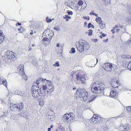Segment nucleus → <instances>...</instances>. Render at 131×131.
Segmentation results:
<instances>
[{"instance_id":"obj_1","label":"nucleus","mask_w":131,"mask_h":131,"mask_svg":"<svg viewBox=\"0 0 131 131\" xmlns=\"http://www.w3.org/2000/svg\"><path fill=\"white\" fill-rule=\"evenodd\" d=\"M4 56L3 60L4 62L8 63L16 60V54L11 51L7 50L4 52Z\"/></svg>"},{"instance_id":"obj_2","label":"nucleus","mask_w":131,"mask_h":131,"mask_svg":"<svg viewBox=\"0 0 131 131\" xmlns=\"http://www.w3.org/2000/svg\"><path fill=\"white\" fill-rule=\"evenodd\" d=\"M77 48L78 51L82 52L86 51L89 48L90 46L89 43L87 42H78L75 43Z\"/></svg>"},{"instance_id":"obj_3","label":"nucleus","mask_w":131,"mask_h":131,"mask_svg":"<svg viewBox=\"0 0 131 131\" xmlns=\"http://www.w3.org/2000/svg\"><path fill=\"white\" fill-rule=\"evenodd\" d=\"M9 108L11 110L14 111H22L24 109V106L23 103L19 104H10Z\"/></svg>"},{"instance_id":"obj_4","label":"nucleus","mask_w":131,"mask_h":131,"mask_svg":"<svg viewBox=\"0 0 131 131\" xmlns=\"http://www.w3.org/2000/svg\"><path fill=\"white\" fill-rule=\"evenodd\" d=\"M76 94L79 97L82 98L84 101L86 100L89 96V94L87 91L84 89L79 88L76 91Z\"/></svg>"},{"instance_id":"obj_5","label":"nucleus","mask_w":131,"mask_h":131,"mask_svg":"<svg viewBox=\"0 0 131 131\" xmlns=\"http://www.w3.org/2000/svg\"><path fill=\"white\" fill-rule=\"evenodd\" d=\"M103 67L105 70L110 71H114L116 68L115 65L108 62L105 63Z\"/></svg>"},{"instance_id":"obj_6","label":"nucleus","mask_w":131,"mask_h":131,"mask_svg":"<svg viewBox=\"0 0 131 131\" xmlns=\"http://www.w3.org/2000/svg\"><path fill=\"white\" fill-rule=\"evenodd\" d=\"M48 82L45 83V86H46L45 89L47 90V96L53 91L54 86H53L50 81L48 80Z\"/></svg>"},{"instance_id":"obj_7","label":"nucleus","mask_w":131,"mask_h":131,"mask_svg":"<svg viewBox=\"0 0 131 131\" xmlns=\"http://www.w3.org/2000/svg\"><path fill=\"white\" fill-rule=\"evenodd\" d=\"M101 86V85H100V86H96L94 87L93 88H92L91 89V90L93 92L95 93H101L102 95L104 93L103 88Z\"/></svg>"},{"instance_id":"obj_8","label":"nucleus","mask_w":131,"mask_h":131,"mask_svg":"<svg viewBox=\"0 0 131 131\" xmlns=\"http://www.w3.org/2000/svg\"><path fill=\"white\" fill-rule=\"evenodd\" d=\"M24 70V65L23 64L20 65L17 69L18 73L22 75L23 78L26 81L27 79V77L26 76L24 71H23Z\"/></svg>"},{"instance_id":"obj_9","label":"nucleus","mask_w":131,"mask_h":131,"mask_svg":"<svg viewBox=\"0 0 131 131\" xmlns=\"http://www.w3.org/2000/svg\"><path fill=\"white\" fill-rule=\"evenodd\" d=\"M36 88H37V86H32L31 88V91L32 96L35 98H37L38 96H38H39V92L36 89Z\"/></svg>"},{"instance_id":"obj_10","label":"nucleus","mask_w":131,"mask_h":131,"mask_svg":"<svg viewBox=\"0 0 131 131\" xmlns=\"http://www.w3.org/2000/svg\"><path fill=\"white\" fill-rule=\"evenodd\" d=\"M76 75L77 76L76 78L78 81H80V82L82 84L85 82L86 79L85 78L84 75L79 74H76Z\"/></svg>"},{"instance_id":"obj_11","label":"nucleus","mask_w":131,"mask_h":131,"mask_svg":"<svg viewBox=\"0 0 131 131\" xmlns=\"http://www.w3.org/2000/svg\"><path fill=\"white\" fill-rule=\"evenodd\" d=\"M94 116L90 119V122L91 123L98 124L101 122L102 120L100 117H98L95 118H94Z\"/></svg>"},{"instance_id":"obj_12","label":"nucleus","mask_w":131,"mask_h":131,"mask_svg":"<svg viewBox=\"0 0 131 131\" xmlns=\"http://www.w3.org/2000/svg\"><path fill=\"white\" fill-rule=\"evenodd\" d=\"M110 82L111 84L112 87L114 88H118V86H119L121 85V84L119 83V81L117 80L116 81L114 79H111Z\"/></svg>"},{"instance_id":"obj_13","label":"nucleus","mask_w":131,"mask_h":131,"mask_svg":"<svg viewBox=\"0 0 131 131\" xmlns=\"http://www.w3.org/2000/svg\"><path fill=\"white\" fill-rule=\"evenodd\" d=\"M47 82H48V80H46V79H43L42 78H39L36 81V82L35 83H34V84L33 86H38V85L41 83H43V82L46 83Z\"/></svg>"},{"instance_id":"obj_14","label":"nucleus","mask_w":131,"mask_h":131,"mask_svg":"<svg viewBox=\"0 0 131 131\" xmlns=\"http://www.w3.org/2000/svg\"><path fill=\"white\" fill-rule=\"evenodd\" d=\"M48 33L49 34L53 33V32L52 30H50L49 29H47L43 32L42 37H46L47 38L49 37V35H49L48 34Z\"/></svg>"},{"instance_id":"obj_15","label":"nucleus","mask_w":131,"mask_h":131,"mask_svg":"<svg viewBox=\"0 0 131 131\" xmlns=\"http://www.w3.org/2000/svg\"><path fill=\"white\" fill-rule=\"evenodd\" d=\"M29 23H30L29 25V27H30L31 29H34V33H36V31L35 29L36 26V23L31 21H30Z\"/></svg>"},{"instance_id":"obj_16","label":"nucleus","mask_w":131,"mask_h":131,"mask_svg":"<svg viewBox=\"0 0 131 131\" xmlns=\"http://www.w3.org/2000/svg\"><path fill=\"white\" fill-rule=\"evenodd\" d=\"M110 94L109 96L113 98L117 96L116 90L114 89H111L110 90Z\"/></svg>"},{"instance_id":"obj_17","label":"nucleus","mask_w":131,"mask_h":131,"mask_svg":"<svg viewBox=\"0 0 131 131\" xmlns=\"http://www.w3.org/2000/svg\"><path fill=\"white\" fill-rule=\"evenodd\" d=\"M50 39L48 38L44 37L42 41L43 43L45 44L46 45H48L49 43V41Z\"/></svg>"},{"instance_id":"obj_18","label":"nucleus","mask_w":131,"mask_h":131,"mask_svg":"<svg viewBox=\"0 0 131 131\" xmlns=\"http://www.w3.org/2000/svg\"><path fill=\"white\" fill-rule=\"evenodd\" d=\"M14 91L16 94L20 95L21 96H25V93L23 94L21 92V90H19L15 89L14 90Z\"/></svg>"},{"instance_id":"obj_19","label":"nucleus","mask_w":131,"mask_h":131,"mask_svg":"<svg viewBox=\"0 0 131 131\" xmlns=\"http://www.w3.org/2000/svg\"><path fill=\"white\" fill-rule=\"evenodd\" d=\"M69 114L67 113L64 114L62 118V119L64 121H66L68 123V121Z\"/></svg>"},{"instance_id":"obj_20","label":"nucleus","mask_w":131,"mask_h":131,"mask_svg":"<svg viewBox=\"0 0 131 131\" xmlns=\"http://www.w3.org/2000/svg\"><path fill=\"white\" fill-rule=\"evenodd\" d=\"M96 63L95 64H94L93 65L92 64V63L91 62H87L85 63V65L86 66L88 67H94L95 65L98 62V60L97 59H96Z\"/></svg>"},{"instance_id":"obj_21","label":"nucleus","mask_w":131,"mask_h":131,"mask_svg":"<svg viewBox=\"0 0 131 131\" xmlns=\"http://www.w3.org/2000/svg\"><path fill=\"white\" fill-rule=\"evenodd\" d=\"M46 87L45 86V85H44L43 84V85H42L40 86H39L38 88L37 87V89L39 92V91H41L42 90H45V88H46Z\"/></svg>"},{"instance_id":"obj_22","label":"nucleus","mask_w":131,"mask_h":131,"mask_svg":"<svg viewBox=\"0 0 131 131\" xmlns=\"http://www.w3.org/2000/svg\"><path fill=\"white\" fill-rule=\"evenodd\" d=\"M2 33H0V44L4 41V35H3L2 31Z\"/></svg>"},{"instance_id":"obj_23","label":"nucleus","mask_w":131,"mask_h":131,"mask_svg":"<svg viewBox=\"0 0 131 131\" xmlns=\"http://www.w3.org/2000/svg\"><path fill=\"white\" fill-rule=\"evenodd\" d=\"M69 114V116H70L71 118L73 119V121L74 120V118H75V116L74 114L73 113H71L69 114Z\"/></svg>"},{"instance_id":"obj_24","label":"nucleus","mask_w":131,"mask_h":131,"mask_svg":"<svg viewBox=\"0 0 131 131\" xmlns=\"http://www.w3.org/2000/svg\"><path fill=\"white\" fill-rule=\"evenodd\" d=\"M116 117H111V118H108L106 119H108V120H107V121H106V123L107 122H108L109 121H110V122H113V119L115 118Z\"/></svg>"},{"instance_id":"obj_25","label":"nucleus","mask_w":131,"mask_h":131,"mask_svg":"<svg viewBox=\"0 0 131 131\" xmlns=\"http://www.w3.org/2000/svg\"><path fill=\"white\" fill-rule=\"evenodd\" d=\"M54 19L53 18L51 19L50 18H49L48 17H47L46 18V20L47 23H50L51 22L52 20H53Z\"/></svg>"},{"instance_id":"obj_26","label":"nucleus","mask_w":131,"mask_h":131,"mask_svg":"<svg viewBox=\"0 0 131 131\" xmlns=\"http://www.w3.org/2000/svg\"><path fill=\"white\" fill-rule=\"evenodd\" d=\"M2 84H3L4 86H5L7 88V83H6V80L3 81L2 82Z\"/></svg>"},{"instance_id":"obj_27","label":"nucleus","mask_w":131,"mask_h":131,"mask_svg":"<svg viewBox=\"0 0 131 131\" xmlns=\"http://www.w3.org/2000/svg\"><path fill=\"white\" fill-rule=\"evenodd\" d=\"M95 83L96 84V85H95V86H100V85H104L103 84H102L101 83H100V82L98 81H97L96 82H95Z\"/></svg>"},{"instance_id":"obj_28","label":"nucleus","mask_w":131,"mask_h":131,"mask_svg":"<svg viewBox=\"0 0 131 131\" xmlns=\"http://www.w3.org/2000/svg\"><path fill=\"white\" fill-rule=\"evenodd\" d=\"M75 52V48L73 47L71 48V50L70 51V53H74Z\"/></svg>"},{"instance_id":"obj_29","label":"nucleus","mask_w":131,"mask_h":131,"mask_svg":"<svg viewBox=\"0 0 131 131\" xmlns=\"http://www.w3.org/2000/svg\"><path fill=\"white\" fill-rule=\"evenodd\" d=\"M63 18H64L66 19V20L67 21H68L69 20L68 19H70L71 18V16H69L67 15H65L64 16Z\"/></svg>"},{"instance_id":"obj_30","label":"nucleus","mask_w":131,"mask_h":131,"mask_svg":"<svg viewBox=\"0 0 131 131\" xmlns=\"http://www.w3.org/2000/svg\"><path fill=\"white\" fill-rule=\"evenodd\" d=\"M125 128H126V126L124 125H123L122 126H121L120 129H121V130L122 131V130H125Z\"/></svg>"},{"instance_id":"obj_31","label":"nucleus","mask_w":131,"mask_h":131,"mask_svg":"<svg viewBox=\"0 0 131 131\" xmlns=\"http://www.w3.org/2000/svg\"><path fill=\"white\" fill-rule=\"evenodd\" d=\"M32 64L35 66H36L37 64V62L35 60H33L32 61Z\"/></svg>"},{"instance_id":"obj_32","label":"nucleus","mask_w":131,"mask_h":131,"mask_svg":"<svg viewBox=\"0 0 131 131\" xmlns=\"http://www.w3.org/2000/svg\"><path fill=\"white\" fill-rule=\"evenodd\" d=\"M91 27H92L94 28V26L93 25L91 24V23H89L88 24V28H89Z\"/></svg>"},{"instance_id":"obj_33","label":"nucleus","mask_w":131,"mask_h":131,"mask_svg":"<svg viewBox=\"0 0 131 131\" xmlns=\"http://www.w3.org/2000/svg\"><path fill=\"white\" fill-rule=\"evenodd\" d=\"M126 110H127V111L129 112H131V106H128L126 108Z\"/></svg>"},{"instance_id":"obj_34","label":"nucleus","mask_w":131,"mask_h":131,"mask_svg":"<svg viewBox=\"0 0 131 131\" xmlns=\"http://www.w3.org/2000/svg\"><path fill=\"white\" fill-rule=\"evenodd\" d=\"M68 121V123H69L73 122V119L71 118L70 116L69 117Z\"/></svg>"},{"instance_id":"obj_35","label":"nucleus","mask_w":131,"mask_h":131,"mask_svg":"<svg viewBox=\"0 0 131 131\" xmlns=\"http://www.w3.org/2000/svg\"><path fill=\"white\" fill-rule=\"evenodd\" d=\"M83 4V2L81 0L79 1L78 3V4L79 5V6H82Z\"/></svg>"},{"instance_id":"obj_36","label":"nucleus","mask_w":131,"mask_h":131,"mask_svg":"<svg viewBox=\"0 0 131 131\" xmlns=\"http://www.w3.org/2000/svg\"><path fill=\"white\" fill-rule=\"evenodd\" d=\"M101 18L99 17H98V18H96L95 19L96 21L98 23L101 21Z\"/></svg>"},{"instance_id":"obj_37","label":"nucleus","mask_w":131,"mask_h":131,"mask_svg":"<svg viewBox=\"0 0 131 131\" xmlns=\"http://www.w3.org/2000/svg\"><path fill=\"white\" fill-rule=\"evenodd\" d=\"M105 4L108 5V4H109L110 3V0H105Z\"/></svg>"},{"instance_id":"obj_38","label":"nucleus","mask_w":131,"mask_h":131,"mask_svg":"<svg viewBox=\"0 0 131 131\" xmlns=\"http://www.w3.org/2000/svg\"><path fill=\"white\" fill-rule=\"evenodd\" d=\"M67 13H68L69 15H72L73 14V12L71 11H70L69 10H68L67 11Z\"/></svg>"},{"instance_id":"obj_39","label":"nucleus","mask_w":131,"mask_h":131,"mask_svg":"<svg viewBox=\"0 0 131 131\" xmlns=\"http://www.w3.org/2000/svg\"><path fill=\"white\" fill-rule=\"evenodd\" d=\"M53 33H51L49 34V33H48V34H49V35H49V37H48L49 38H50V39L52 37V36H53Z\"/></svg>"},{"instance_id":"obj_40","label":"nucleus","mask_w":131,"mask_h":131,"mask_svg":"<svg viewBox=\"0 0 131 131\" xmlns=\"http://www.w3.org/2000/svg\"><path fill=\"white\" fill-rule=\"evenodd\" d=\"M131 67V62H129L128 63L127 66V68L128 69H130Z\"/></svg>"},{"instance_id":"obj_41","label":"nucleus","mask_w":131,"mask_h":131,"mask_svg":"<svg viewBox=\"0 0 131 131\" xmlns=\"http://www.w3.org/2000/svg\"><path fill=\"white\" fill-rule=\"evenodd\" d=\"M55 66L58 67L59 66V62L58 61H56L54 63V64Z\"/></svg>"},{"instance_id":"obj_42","label":"nucleus","mask_w":131,"mask_h":131,"mask_svg":"<svg viewBox=\"0 0 131 131\" xmlns=\"http://www.w3.org/2000/svg\"><path fill=\"white\" fill-rule=\"evenodd\" d=\"M95 99L94 97H93H93H91L90 98H90L89 99V101L90 102H92V101L93 100Z\"/></svg>"},{"instance_id":"obj_43","label":"nucleus","mask_w":131,"mask_h":131,"mask_svg":"<svg viewBox=\"0 0 131 131\" xmlns=\"http://www.w3.org/2000/svg\"><path fill=\"white\" fill-rule=\"evenodd\" d=\"M89 33L88 35L90 36L92 34V30L91 29H90L89 30Z\"/></svg>"},{"instance_id":"obj_44","label":"nucleus","mask_w":131,"mask_h":131,"mask_svg":"<svg viewBox=\"0 0 131 131\" xmlns=\"http://www.w3.org/2000/svg\"><path fill=\"white\" fill-rule=\"evenodd\" d=\"M47 89H45L44 91V93H43V94H42V95H43L44 96H46V92L47 91Z\"/></svg>"},{"instance_id":"obj_45","label":"nucleus","mask_w":131,"mask_h":131,"mask_svg":"<svg viewBox=\"0 0 131 131\" xmlns=\"http://www.w3.org/2000/svg\"><path fill=\"white\" fill-rule=\"evenodd\" d=\"M54 29L57 31H59L60 30V28L58 27H54Z\"/></svg>"},{"instance_id":"obj_46","label":"nucleus","mask_w":131,"mask_h":131,"mask_svg":"<svg viewBox=\"0 0 131 131\" xmlns=\"http://www.w3.org/2000/svg\"><path fill=\"white\" fill-rule=\"evenodd\" d=\"M44 91L45 90H42L41 91H39V93L40 92V93L42 94H42H43V93H44Z\"/></svg>"},{"instance_id":"obj_47","label":"nucleus","mask_w":131,"mask_h":131,"mask_svg":"<svg viewBox=\"0 0 131 131\" xmlns=\"http://www.w3.org/2000/svg\"><path fill=\"white\" fill-rule=\"evenodd\" d=\"M119 27V25H116L115 27H113V28L115 29L117 28H118Z\"/></svg>"},{"instance_id":"obj_48","label":"nucleus","mask_w":131,"mask_h":131,"mask_svg":"<svg viewBox=\"0 0 131 131\" xmlns=\"http://www.w3.org/2000/svg\"><path fill=\"white\" fill-rule=\"evenodd\" d=\"M83 17L84 18L88 20H89L90 19L89 17L88 16L86 17L85 16H84Z\"/></svg>"},{"instance_id":"obj_49","label":"nucleus","mask_w":131,"mask_h":131,"mask_svg":"<svg viewBox=\"0 0 131 131\" xmlns=\"http://www.w3.org/2000/svg\"><path fill=\"white\" fill-rule=\"evenodd\" d=\"M97 41V39H92V42H96Z\"/></svg>"},{"instance_id":"obj_50","label":"nucleus","mask_w":131,"mask_h":131,"mask_svg":"<svg viewBox=\"0 0 131 131\" xmlns=\"http://www.w3.org/2000/svg\"><path fill=\"white\" fill-rule=\"evenodd\" d=\"M130 130L129 129L128 127L127 128L126 127V128H125V130H122V131H129Z\"/></svg>"},{"instance_id":"obj_51","label":"nucleus","mask_w":131,"mask_h":131,"mask_svg":"<svg viewBox=\"0 0 131 131\" xmlns=\"http://www.w3.org/2000/svg\"><path fill=\"white\" fill-rule=\"evenodd\" d=\"M31 32H30V34L31 35H32L33 34V31H34V29H31Z\"/></svg>"},{"instance_id":"obj_52","label":"nucleus","mask_w":131,"mask_h":131,"mask_svg":"<svg viewBox=\"0 0 131 131\" xmlns=\"http://www.w3.org/2000/svg\"><path fill=\"white\" fill-rule=\"evenodd\" d=\"M115 29L113 28V29H112L111 31L112 32V33L114 34L115 33V31H114Z\"/></svg>"},{"instance_id":"obj_53","label":"nucleus","mask_w":131,"mask_h":131,"mask_svg":"<svg viewBox=\"0 0 131 131\" xmlns=\"http://www.w3.org/2000/svg\"><path fill=\"white\" fill-rule=\"evenodd\" d=\"M17 24H18V26H20L21 25V23H19V22L17 23L16 24V26H17Z\"/></svg>"},{"instance_id":"obj_54","label":"nucleus","mask_w":131,"mask_h":131,"mask_svg":"<svg viewBox=\"0 0 131 131\" xmlns=\"http://www.w3.org/2000/svg\"><path fill=\"white\" fill-rule=\"evenodd\" d=\"M106 36V34H105L104 33L102 34V36L103 37H104Z\"/></svg>"},{"instance_id":"obj_55","label":"nucleus","mask_w":131,"mask_h":131,"mask_svg":"<svg viewBox=\"0 0 131 131\" xmlns=\"http://www.w3.org/2000/svg\"><path fill=\"white\" fill-rule=\"evenodd\" d=\"M3 80V79L1 78H0V84H2V80Z\"/></svg>"},{"instance_id":"obj_56","label":"nucleus","mask_w":131,"mask_h":131,"mask_svg":"<svg viewBox=\"0 0 131 131\" xmlns=\"http://www.w3.org/2000/svg\"><path fill=\"white\" fill-rule=\"evenodd\" d=\"M0 100L2 102V103H5L4 100L3 99L2 100V99H0Z\"/></svg>"},{"instance_id":"obj_57","label":"nucleus","mask_w":131,"mask_h":131,"mask_svg":"<svg viewBox=\"0 0 131 131\" xmlns=\"http://www.w3.org/2000/svg\"><path fill=\"white\" fill-rule=\"evenodd\" d=\"M95 116L97 117H100V116L99 115V114H95Z\"/></svg>"},{"instance_id":"obj_58","label":"nucleus","mask_w":131,"mask_h":131,"mask_svg":"<svg viewBox=\"0 0 131 131\" xmlns=\"http://www.w3.org/2000/svg\"><path fill=\"white\" fill-rule=\"evenodd\" d=\"M99 24H102L103 21L101 20V21H100L99 22Z\"/></svg>"},{"instance_id":"obj_59","label":"nucleus","mask_w":131,"mask_h":131,"mask_svg":"<svg viewBox=\"0 0 131 131\" xmlns=\"http://www.w3.org/2000/svg\"><path fill=\"white\" fill-rule=\"evenodd\" d=\"M118 25H119V28L120 27L121 28H122L123 27V26L122 25H121L119 24Z\"/></svg>"},{"instance_id":"obj_60","label":"nucleus","mask_w":131,"mask_h":131,"mask_svg":"<svg viewBox=\"0 0 131 131\" xmlns=\"http://www.w3.org/2000/svg\"><path fill=\"white\" fill-rule=\"evenodd\" d=\"M74 74H73V75H70V78H73V77L74 76Z\"/></svg>"},{"instance_id":"obj_61","label":"nucleus","mask_w":131,"mask_h":131,"mask_svg":"<svg viewBox=\"0 0 131 131\" xmlns=\"http://www.w3.org/2000/svg\"><path fill=\"white\" fill-rule=\"evenodd\" d=\"M60 45L59 44H57L56 45V47H60Z\"/></svg>"},{"instance_id":"obj_62","label":"nucleus","mask_w":131,"mask_h":131,"mask_svg":"<svg viewBox=\"0 0 131 131\" xmlns=\"http://www.w3.org/2000/svg\"><path fill=\"white\" fill-rule=\"evenodd\" d=\"M120 31V30L119 29H117L116 30V31L117 32H118Z\"/></svg>"},{"instance_id":"obj_63","label":"nucleus","mask_w":131,"mask_h":131,"mask_svg":"<svg viewBox=\"0 0 131 131\" xmlns=\"http://www.w3.org/2000/svg\"><path fill=\"white\" fill-rule=\"evenodd\" d=\"M108 40V39H106L105 40H104L103 41L104 42H107V41Z\"/></svg>"},{"instance_id":"obj_64","label":"nucleus","mask_w":131,"mask_h":131,"mask_svg":"<svg viewBox=\"0 0 131 131\" xmlns=\"http://www.w3.org/2000/svg\"><path fill=\"white\" fill-rule=\"evenodd\" d=\"M51 130V128H48V131H50Z\"/></svg>"}]
</instances>
